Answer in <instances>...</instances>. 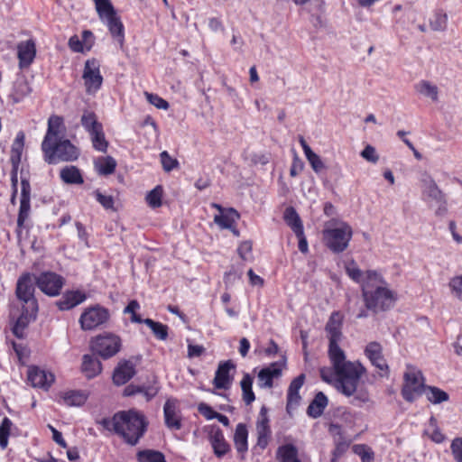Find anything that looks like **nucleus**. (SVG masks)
<instances>
[{
    "mask_svg": "<svg viewBox=\"0 0 462 462\" xmlns=\"http://www.w3.org/2000/svg\"><path fill=\"white\" fill-rule=\"evenodd\" d=\"M342 315L333 312L326 324L325 331L328 338V357L338 376V392L346 397H351V404L361 407L372 402L370 393L361 377L365 368L359 362L346 360L345 351L339 346L342 339Z\"/></svg>",
    "mask_w": 462,
    "mask_h": 462,
    "instance_id": "f257e3e1",
    "label": "nucleus"
},
{
    "mask_svg": "<svg viewBox=\"0 0 462 462\" xmlns=\"http://www.w3.org/2000/svg\"><path fill=\"white\" fill-rule=\"evenodd\" d=\"M120 425L117 422V434L130 446H135L143 437L148 422L144 415L135 410L117 412Z\"/></svg>",
    "mask_w": 462,
    "mask_h": 462,
    "instance_id": "f03ea898",
    "label": "nucleus"
},
{
    "mask_svg": "<svg viewBox=\"0 0 462 462\" xmlns=\"http://www.w3.org/2000/svg\"><path fill=\"white\" fill-rule=\"evenodd\" d=\"M322 236L325 245L333 253L339 254L348 247L353 230L346 222L331 220L326 223Z\"/></svg>",
    "mask_w": 462,
    "mask_h": 462,
    "instance_id": "7ed1b4c3",
    "label": "nucleus"
},
{
    "mask_svg": "<svg viewBox=\"0 0 462 462\" xmlns=\"http://www.w3.org/2000/svg\"><path fill=\"white\" fill-rule=\"evenodd\" d=\"M384 284L385 282L374 284V286H368L367 282L364 284L362 297L365 308L374 313L389 310L395 301L393 291L384 286Z\"/></svg>",
    "mask_w": 462,
    "mask_h": 462,
    "instance_id": "20e7f679",
    "label": "nucleus"
},
{
    "mask_svg": "<svg viewBox=\"0 0 462 462\" xmlns=\"http://www.w3.org/2000/svg\"><path fill=\"white\" fill-rule=\"evenodd\" d=\"M42 150L44 160L49 164L72 162L77 160L79 156L78 149L68 139L49 142L46 146H42Z\"/></svg>",
    "mask_w": 462,
    "mask_h": 462,
    "instance_id": "39448f33",
    "label": "nucleus"
},
{
    "mask_svg": "<svg viewBox=\"0 0 462 462\" xmlns=\"http://www.w3.org/2000/svg\"><path fill=\"white\" fill-rule=\"evenodd\" d=\"M427 386L424 384L422 373L417 367L408 365L403 374L402 395L409 402H414L423 394Z\"/></svg>",
    "mask_w": 462,
    "mask_h": 462,
    "instance_id": "423d86ee",
    "label": "nucleus"
},
{
    "mask_svg": "<svg viewBox=\"0 0 462 462\" xmlns=\"http://www.w3.org/2000/svg\"><path fill=\"white\" fill-rule=\"evenodd\" d=\"M34 282L30 273H24L17 281L15 293L28 313H37L38 303L34 297Z\"/></svg>",
    "mask_w": 462,
    "mask_h": 462,
    "instance_id": "0eeeda50",
    "label": "nucleus"
},
{
    "mask_svg": "<svg viewBox=\"0 0 462 462\" xmlns=\"http://www.w3.org/2000/svg\"><path fill=\"white\" fill-rule=\"evenodd\" d=\"M106 309L98 305L86 309L80 318L79 323L83 330H92L105 324L109 319Z\"/></svg>",
    "mask_w": 462,
    "mask_h": 462,
    "instance_id": "6e6552de",
    "label": "nucleus"
},
{
    "mask_svg": "<svg viewBox=\"0 0 462 462\" xmlns=\"http://www.w3.org/2000/svg\"><path fill=\"white\" fill-rule=\"evenodd\" d=\"M35 283L44 294L54 297L60 294L64 278L53 272H43L35 277Z\"/></svg>",
    "mask_w": 462,
    "mask_h": 462,
    "instance_id": "1a4fd4ad",
    "label": "nucleus"
},
{
    "mask_svg": "<svg viewBox=\"0 0 462 462\" xmlns=\"http://www.w3.org/2000/svg\"><path fill=\"white\" fill-rule=\"evenodd\" d=\"M346 272L354 282L361 284L362 290L364 289V284L366 282L368 286L384 282V280L379 273L376 271H366L364 273L355 261H351L346 265Z\"/></svg>",
    "mask_w": 462,
    "mask_h": 462,
    "instance_id": "9d476101",
    "label": "nucleus"
},
{
    "mask_svg": "<svg viewBox=\"0 0 462 462\" xmlns=\"http://www.w3.org/2000/svg\"><path fill=\"white\" fill-rule=\"evenodd\" d=\"M91 349L104 359L112 357L116 355V336L106 332L97 336L91 341Z\"/></svg>",
    "mask_w": 462,
    "mask_h": 462,
    "instance_id": "9b49d317",
    "label": "nucleus"
},
{
    "mask_svg": "<svg viewBox=\"0 0 462 462\" xmlns=\"http://www.w3.org/2000/svg\"><path fill=\"white\" fill-rule=\"evenodd\" d=\"M83 79L87 91L96 92L101 87L103 79L99 72V64L96 60H88L85 63Z\"/></svg>",
    "mask_w": 462,
    "mask_h": 462,
    "instance_id": "f8f14e48",
    "label": "nucleus"
},
{
    "mask_svg": "<svg viewBox=\"0 0 462 462\" xmlns=\"http://www.w3.org/2000/svg\"><path fill=\"white\" fill-rule=\"evenodd\" d=\"M140 362V356H133L128 359H121L117 362V385L126 383L136 374V366Z\"/></svg>",
    "mask_w": 462,
    "mask_h": 462,
    "instance_id": "ddd939ff",
    "label": "nucleus"
},
{
    "mask_svg": "<svg viewBox=\"0 0 462 462\" xmlns=\"http://www.w3.org/2000/svg\"><path fill=\"white\" fill-rule=\"evenodd\" d=\"M99 19L105 23L113 36L116 35V10L111 0H92Z\"/></svg>",
    "mask_w": 462,
    "mask_h": 462,
    "instance_id": "4468645a",
    "label": "nucleus"
},
{
    "mask_svg": "<svg viewBox=\"0 0 462 462\" xmlns=\"http://www.w3.org/2000/svg\"><path fill=\"white\" fill-rule=\"evenodd\" d=\"M235 365L231 360L221 362L216 371L213 384L217 389L227 390L233 383V376L230 371L235 369Z\"/></svg>",
    "mask_w": 462,
    "mask_h": 462,
    "instance_id": "2eb2a0df",
    "label": "nucleus"
},
{
    "mask_svg": "<svg viewBox=\"0 0 462 462\" xmlns=\"http://www.w3.org/2000/svg\"><path fill=\"white\" fill-rule=\"evenodd\" d=\"M36 55V46L32 40L23 41L17 45V56L21 69L29 67Z\"/></svg>",
    "mask_w": 462,
    "mask_h": 462,
    "instance_id": "dca6fc26",
    "label": "nucleus"
},
{
    "mask_svg": "<svg viewBox=\"0 0 462 462\" xmlns=\"http://www.w3.org/2000/svg\"><path fill=\"white\" fill-rule=\"evenodd\" d=\"M305 381V374H300L296 378H294L288 388L287 391V405L286 410L290 413L291 410H294L300 402V389L302 387Z\"/></svg>",
    "mask_w": 462,
    "mask_h": 462,
    "instance_id": "f3484780",
    "label": "nucleus"
},
{
    "mask_svg": "<svg viewBox=\"0 0 462 462\" xmlns=\"http://www.w3.org/2000/svg\"><path fill=\"white\" fill-rule=\"evenodd\" d=\"M28 381L33 387L47 389L54 382V375L51 373L32 366L28 370Z\"/></svg>",
    "mask_w": 462,
    "mask_h": 462,
    "instance_id": "a211bd4d",
    "label": "nucleus"
},
{
    "mask_svg": "<svg viewBox=\"0 0 462 462\" xmlns=\"http://www.w3.org/2000/svg\"><path fill=\"white\" fill-rule=\"evenodd\" d=\"M365 354L376 368L381 371H388V365L383 356V347L378 342H370L365 346Z\"/></svg>",
    "mask_w": 462,
    "mask_h": 462,
    "instance_id": "6ab92c4d",
    "label": "nucleus"
},
{
    "mask_svg": "<svg viewBox=\"0 0 462 462\" xmlns=\"http://www.w3.org/2000/svg\"><path fill=\"white\" fill-rule=\"evenodd\" d=\"M282 369L276 363L271 364L269 366L263 368L258 373V385L261 388H271L274 378L280 377Z\"/></svg>",
    "mask_w": 462,
    "mask_h": 462,
    "instance_id": "aec40b11",
    "label": "nucleus"
},
{
    "mask_svg": "<svg viewBox=\"0 0 462 462\" xmlns=\"http://www.w3.org/2000/svg\"><path fill=\"white\" fill-rule=\"evenodd\" d=\"M63 126V119L59 116H51L48 120V129L42 143V146H46L49 142H55L62 139L60 128Z\"/></svg>",
    "mask_w": 462,
    "mask_h": 462,
    "instance_id": "412c9836",
    "label": "nucleus"
},
{
    "mask_svg": "<svg viewBox=\"0 0 462 462\" xmlns=\"http://www.w3.org/2000/svg\"><path fill=\"white\" fill-rule=\"evenodd\" d=\"M86 298L80 291H67L56 304L60 310H69L82 303Z\"/></svg>",
    "mask_w": 462,
    "mask_h": 462,
    "instance_id": "4be33fe9",
    "label": "nucleus"
},
{
    "mask_svg": "<svg viewBox=\"0 0 462 462\" xmlns=\"http://www.w3.org/2000/svg\"><path fill=\"white\" fill-rule=\"evenodd\" d=\"M210 442L217 457H221L226 455L230 447L224 438V434L219 428L213 430L210 433Z\"/></svg>",
    "mask_w": 462,
    "mask_h": 462,
    "instance_id": "5701e85b",
    "label": "nucleus"
},
{
    "mask_svg": "<svg viewBox=\"0 0 462 462\" xmlns=\"http://www.w3.org/2000/svg\"><path fill=\"white\" fill-rule=\"evenodd\" d=\"M240 215L238 212L230 208L225 212L219 213L214 217V222L222 229H232L233 226L239 219Z\"/></svg>",
    "mask_w": 462,
    "mask_h": 462,
    "instance_id": "b1692460",
    "label": "nucleus"
},
{
    "mask_svg": "<svg viewBox=\"0 0 462 462\" xmlns=\"http://www.w3.org/2000/svg\"><path fill=\"white\" fill-rule=\"evenodd\" d=\"M165 423L168 428L178 430L181 428V422L176 413V403L174 401L168 400L163 407Z\"/></svg>",
    "mask_w": 462,
    "mask_h": 462,
    "instance_id": "393cba45",
    "label": "nucleus"
},
{
    "mask_svg": "<svg viewBox=\"0 0 462 462\" xmlns=\"http://www.w3.org/2000/svg\"><path fill=\"white\" fill-rule=\"evenodd\" d=\"M283 219L294 232L295 236H301V233L304 230L303 224L294 208L288 207L285 208L283 213Z\"/></svg>",
    "mask_w": 462,
    "mask_h": 462,
    "instance_id": "a878e982",
    "label": "nucleus"
},
{
    "mask_svg": "<svg viewBox=\"0 0 462 462\" xmlns=\"http://www.w3.org/2000/svg\"><path fill=\"white\" fill-rule=\"evenodd\" d=\"M414 89L418 94L431 99L433 102L439 100V88L429 80H420L414 85Z\"/></svg>",
    "mask_w": 462,
    "mask_h": 462,
    "instance_id": "bb28decb",
    "label": "nucleus"
},
{
    "mask_svg": "<svg viewBox=\"0 0 462 462\" xmlns=\"http://www.w3.org/2000/svg\"><path fill=\"white\" fill-rule=\"evenodd\" d=\"M82 372L88 378H93L101 372L100 362L91 355H84L82 358Z\"/></svg>",
    "mask_w": 462,
    "mask_h": 462,
    "instance_id": "cd10ccee",
    "label": "nucleus"
},
{
    "mask_svg": "<svg viewBox=\"0 0 462 462\" xmlns=\"http://www.w3.org/2000/svg\"><path fill=\"white\" fill-rule=\"evenodd\" d=\"M60 177L66 184H82L84 182L80 171L73 165L62 168L60 172Z\"/></svg>",
    "mask_w": 462,
    "mask_h": 462,
    "instance_id": "c85d7f7f",
    "label": "nucleus"
},
{
    "mask_svg": "<svg viewBox=\"0 0 462 462\" xmlns=\"http://www.w3.org/2000/svg\"><path fill=\"white\" fill-rule=\"evenodd\" d=\"M328 405V398L322 393H318L308 407L307 412L312 418L319 417Z\"/></svg>",
    "mask_w": 462,
    "mask_h": 462,
    "instance_id": "c756f323",
    "label": "nucleus"
},
{
    "mask_svg": "<svg viewBox=\"0 0 462 462\" xmlns=\"http://www.w3.org/2000/svg\"><path fill=\"white\" fill-rule=\"evenodd\" d=\"M247 438L248 431L246 426L243 423L237 424L234 435V442L236 450L241 454L247 451Z\"/></svg>",
    "mask_w": 462,
    "mask_h": 462,
    "instance_id": "7c9ffc66",
    "label": "nucleus"
},
{
    "mask_svg": "<svg viewBox=\"0 0 462 462\" xmlns=\"http://www.w3.org/2000/svg\"><path fill=\"white\" fill-rule=\"evenodd\" d=\"M24 145V134L19 132L12 144L10 161L14 168H18Z\"/></svg>",
    "mask_w": 462,
    "mask_h": 462,
    "instance_id": "2f4dec72",
    "label": "nucleus"
},
{
    "mask_svg": "<svg viewBox=\"0 0 462 462\" xmlns=\"http://www.w3.org/2000/svg\"><path fill=\"white\" fill-rule=\"evenodd\" d=\"M277 458L279 462H300L298 459V449L292 444H285L279 447Z\"/></svg>",
    "mask_w": 462,
    "mask_h": 462,
    "instance_id": "473e14b6",
    "label": "nucleus"
},
{
    "mask_svg": "<svg viewBox=\"0 0 462 462\" xmlns=\"http://www.w3.org/2000/svg\"><path fill=\"white\" fill-rule=\"evenodd\" d=\"M37 313H28L25 309H23L21 316L17 319L14 328L13 333L19 338H23L24 336V329L29 324L31 319L36 318Z\"/></svg>",
    "mask_w": 462,
    "mask_h": 462,
    "instance_id": "72a5a7b5",
    "label": "nucleus"
},
{
    "mask_svg": "<svg viewBox=\"0 0 462 462\" xmlns=\"http://www.w3.org/2000/svg\"><path fill=\"white\" fill-rule=\"evenodd\" d=\"M240 385L243 401L246 405H250L255 400V395L252 389L253 377L249 374H245L240 382Z\"/></svg>",
    "mask_w": 462,
    "mask_h": 462,
    "instance_id": "f704fd0d",
    "label": "nucleus"
},
{
    "mask_svg": "<svg viewBox=\"0 0 462 462\" xmlns=\"http://www.w3.org/2000/svg\"><path fill=\"white\" fill-rule=\"evenodd\" d=\"M88 397V393L84 391H69L64 393L63 401L68 406H81Z\"/></svg>",
    "mask_w": 462,
    "mask_h": 462,
    "instance_id": "c9c22d12",
    "label": "nucleus"
},
{
    "mask_svg": "<svg viewBox=\"0 0 462 462\" xmlns=\"http://www.w3.org/2000/svg\"><path fill=\"white\" fill-rule=\"evenodd\" d=\"M94 165L100 175L111 174L116 168V162L112 157H98L94 161Z\"/></svg>",
    "mask_w": 462,
    "mask_h": 462,
    "instance_id": "e433bc0d",
    "label": "nucleus"
},
{
    "mask_svg": "<svg viewBox=\"0 0 462 462\" xmlns=\"http://www.w3.org/2000/svg\"><path fill=\"white\" fill-rule=\"evenodd\" d=\"M31 91L29 83L24 79H20L14 83L11 97L14 103H18L27 97Z\"/></svg>",
    "mask_w": 462,
    "mask_h": 462,
    "instance_id": "4c0bfd02",
    "label": "nucleus"
},
{
    "mask_svg": "<svg viewBox=\"0 0 462 462\" xmlns=\"http://www.w3.org/2000/svg\"><path fill=\"white\" fill-rule=\"evenodd\" d=\"M80 121L82 126L89 134L102 127L101 123L97 121V116L93 112L85 111Z\"/></svg>",
    "mask_w": 462,
    "mask_h": 462,
    "instance_id": "58836bf2",
    "label": "nucleus"
},
{
    "mask_svg": "<svg viewBox=\"0 0 462 462\" xmlns=\"http://www.w3.org/2000/svg\"><path fill=\"white\" fill-rule=\"evenodd\" d=\"M138 462H167L161 451L144 449L137 453Z\"/></svg>",
    "mask_w": 462,
    "mask_h": 462,
    "instance_id": "ea45409f",
    "label": "nucleus"
},
{
    "mask_svg": "<svg viewBox=\"0 0 462 462\" xmlns=\"http://www.w3.org/2000/svg\"><path fill=\"white\" fill-rule=\"evenodd\" d=\"M425 392L427 399L434 404L447 402L449 398L448 394L446 392L436 386H427Z\"/></svg>",
    "mask_w": 462,
    "mask_h": 462,
    "instance_id": "a19ab883",
    "label": "nucleus"
},
{
    "mask_svg": "<svg viewBox=\"0 0 462 462\" xmlns=\"http://www.w3.org/2000/svg\"><path fill=\"white\" fill-rule=\"evenodd\" d=\"M143 323L147 325L160 340H165L168 337V327L160 322H156L151 319H143Z\"/></svg>",
    "mask_w": 462,
    "mask_h": 462,
    "instance_id": "79ce46f5",
    "label": "nucleus"
},
{
    "mask_svg": "<svg viewBox=\"0 0 462 462\" xmlns=\"http://www.w3.org/2000/svg\"><path fill=\"white\" fill-rule=\"evenodd\" d=\"M448 15L442 12H436L430 20V28L435 32H443L447 28Z\"/></svg>",
    "mask_w": 462,
    "mask_h": 462,
    "instance_id": "37998d69",
    "label": "nucleus"
},
{
    "mask_svg": "<svg viewBox=\"0 0 462 462\" xmlns=\"http://www.w3.org/2000/svg\"><path fill=\"white\" fill-rule=\"evenodd\" d=\"M424 194L436 202H441L445 199L444 194L432 179H430L427 182Z\"/></svg>",
    "mask_w": 462,
    "mask_h": 462,
    "instance_id": "c03bdc74",
    "label": "nucleus"
},
{
    "mask_svg": "<svg viewBox=\"0 0 462 462\" xmlns=\"http://www.w3.org/2000/svg\"><path fill=\"white\" fill-rule=\"evenodd\" d=\"M12 421L7 417L4 418L0 425V448L5 449L8 445V438L10 435Z\"/></svg>",
    "mask_w": 462,
    "mask_h": 462,
    "instance_id": "a18cd8bd",
    "label": "nucleus"
},
{
    "mask_svg": "<svg viewBox=\"0 0 462 462\" xmlns=\"http://www.w3.org/2000/svg\"><path fill=\"white\" fill-rule=\"evenodd\" d=\"M89 135L93 143V147L97 151L106 152L107 148V142L105 139L103 126Z\"/></svg>",
    "mask_w": 462,
    "mask_h": 462,
    "instance_id": "49530a36",
    "label": "nucleus"
},
{
    "mask_svg": "<svg viewBox=\"0 0 462 462\" xmlns=\"http://www.w3.org/2000/svg\"><path fill=\"white\" fill-rule=\"evenodd\" d=\"M163 189L158 185L152 189L146 196V201L148 205L153 208H159L162 205Z\"/></svg>",
    "mask_w": 462,
    "mask_h": 462,
    "instance_id": "de8ad7c7",
    "label": "nucleus"
},
{
    "mask_svg": "<svg viewBox=\"0 0 462 462\" xmlns=\"http://www.w3.org/2000/svg\"><path fill=\"white\" fill-rule=\"evenodd\" d=\"M448 287L451 294L462 301V273L452 277L448 282Z\"/></svg>",
    "mask_w": 462,
    "mask_h": 462,
    "instance_id": "09e8293b",
    "label": "nucleus"
},
{
    "mask_svg": "<svg viewBox=\"0 0 462 462\" xmlns=\"http://www.w3.org/2000/svg\"><path fill=\"white\" fill-rule=\"evenodd\" d=\"M161 157V162L162 165L163 170L166 172H170L173 169H176L179 167V162L177 159L172 158L168 152L163 151L160 154Z\"/></svg>",
    "mask_w": 462,
    "mask_h": 462,
    "instance_id": "8fccbe9b",
    "label": "nucleus"
},
{
    "mask_svg": "<svg viewBox=\"0 0 462 462\" xmlns=\"http://www.w3.org/2000/svg\"><path fill=\"white\" fill-rule=\"evenodd\" d=\"M144 96L146 97V100L155 107L163 110H167L169 108V103L158 95L144 92Z\"/></svg>",
    "mask_w": 462,
    "mask_h": 462,
    "instance_id": "3c124183",
    "label": "nucleus"
},
{
    "mask_svg": "<svg viewBox=\"0 0 462 462\" xmlns=\"http://www.w3.org/2000/svg\"><path fill=\"white\" fill-rule=\"evenodd\" d=\"M31 200L21 199L19 214L17 217V225L22 226L24 221L28 218L31 209Z\"/></svg>",
    "mask_w": 462,
    "mask_h": 462,
    "instance_id": "603ef678",
    "label": "nucleus"
},
{
    "mask_svg": "<svg viewBox=\"0 0 462 462\" xmlns=\"http://www.w3.org/2000/svg\"><path fill=\"white\" fill-rule=\"evenodd\" d=\"M140 309V305L136 300H131L124 310L125 313L131 314V321L134 323H143V319L136 314V310Z\"/></svg>",
    "mask_w": 462,
    "mask_h": 462,
    "instance_id": "864d4df0",
    "label": "nucleus"
},
{
    "mask_svg": "<svg viewBox=\"0 0 462 462\" xmlns=\"http://www.w3.org/2000/svg\"><path fill=\"white\" fill-rule=\"evenodd\" d=\"M354 451L360 457L362 462H371L374 459L372 450L365 445H356Z\"/></svg>",
    "mask_w": 462,
    "mask_h": 462,
    "instance_id": "5fc2aeb1",
    "label": "nucleus"
},
{
    "mask_svg": "<svg viewBox=\"0 0 462 462\" xmlns=\"http://www.w3.org/2000/svg\"><path fill=\"white\" fill-rule=\"evenodd\" d=\"M305 156L315 172L318 173L325 168V165L321 161L320 157L313 151L309 152Z\"/></svg>",
    "mask_w": 462,
    "mask_h": 462,
    "instance_id": "6e6d98bb",
    "label": "nucleus"
},
{
    "mask_svg": "<svg viewBox=\"0 0 462 462\" xmlns=\"http://www.w3.org/2000/svg\"><path fill=\"white\" fill-rule=\"evenodd\" d=\"M320 377L324 382L331 383L334 379H336V388H337L338 383V376L336 374L334 367L332 369L329 367H321L319 369ZM338 391V389H337Z\"/></svg>",
    "mask_w": 462,
    "mask_h": 462,
    "instance_id": "4d7b16f0",
    "label": "nucleus"
},
{
    "mask_svg": "<svg viewBox=\"0 0 462 462\" xmlns=\"http://www.w3.org/2000/svg\"><path fill=\"white\" fill-rule=\"evenodd\" d=\"M365 161L376 163L379 160V155L376 152V150L374 146L367 144L360 154Z\"/></svg>",
    "mask_w": 462,
    "mask_h": 462,
    "instance_id": "13d9d810",
    "label": "nucleus"
},
{
    "mask_svg": "<svg viewBox=\"0 0 462 462\" xmlns=\"http://www.w3.org/2000/svg\"><path fill=\"white\" fill-rule=\"evenodd\" d=\"M261 418L256 424L257 433L269 434L268 419L266 417V409L263 407L260 411Z\"/></svg>",
    "mask_w": 462,
    "mask_h": 462,
    "instance_id": "bf43d9fd",
    "label": "nucleus"
},
{
    "mask_svg": "<svg viewBox=\"0 0 462 462\" xmlns=\"http://www.w3.org/2000/svg\"><path fill=\"white\" fill-rule=\"evenodd\" d=\"M96 199L106 209L113 208L114 199L110 195H104L99 190L94 191Z\"/></svg>",
    "mask_w": 462,
    "mask_h": 462,
    "instance_id": "052dcab7",
    "label": "nucleus"
},
{
    "mask_svg": "<svg viewBox=\"0 0 462 462\" xmlns=\"http://www.w3.org/2000/svg\"><path fill=\"white\" fill-rule=\"evenodd\" d=\"M451 451L457 462H462V439L457 438L451 443Z\"/></svg>",
    "mask_w": 462,
    "mask_h": 462,
    "instance_id": "680f3d73",
    "label": "nucleus"
},
{
    "mask_svg": "<svg viewBox=\"0 0 462 462\" xmlns=\"http://www.w3.org/2000/svg\"><path fill=\"white\" fill-rule=\"evenodd\" d=\"M198 410L199 413L202 414L207 420L216 419L218 413L215 411L209 405L204 402L199 404Z\"/></svg>",
    "mask_w": 462,
    "mask_h": 462,
    "instance_id": "e2e57ef3",
    "label": "nucleus"
},
{
    "mask_svg": "<svg viewBox=\"0 0 462 462\" xmlns=\"http://www.w3.org/2000/svg\"><path fill=\"white\" fill-rule=\"evenodd\" d=\"M430 423L432 427H434L432 432L430 433V439L436 443H441L445 439V436L440 432V430L436 428V420L431 417L430 420Z\"/></svg>",
    "mask_w": 462,
    "mask_h": 462,
    "instance_id": "0e129e2a",
    "label": "nucleus"
},
{
    "mask_svg": "<svg viewBox=\"0 0 462 462\" xmlns=\"http://www.w3.org/2000/svg\"><path fill=\"white\" fill-rule=\"evenodd\" d=\"M252 251V243L250 241H245L240 244L237 248L238 254L243 260H247L248 255Z\"/></svg>",
    "mask_w": 462,
    "mask_h": 462,
    "instance_id": "69168bd1",
    "label": "nucleus"
},
{
    "mask_svg": "<svg viewBox=\"0 0 462 462\" xmlns=\"http://www.w3.org/2000/svg\"><path fill=\"white\" fill-rule=\"evenodd\" d=\"M21 199L31 200V185L27 179L21 180Z\"/></svg>",
    "mask_w": 462,
    "mask_h": 462,
    "instance_id": "338daca9",
    "label": "nucleus"
},
{
    "mask_svg": "<svg viewBox=\"0 0 462 462\" xmlns=\"http://www.w3.org/2000/svg\"><path fill=\"white\" fill-rule=\"evenodd\" d=\"M69 48L76 52L85 51V43H83L77 36H72L69 41Z\"/></svg>",
    "mask_w": 462,
    "mask_h": 462,
    "instance_id": "774afa93",
    "label": "nucleus"
}]
</instances>
